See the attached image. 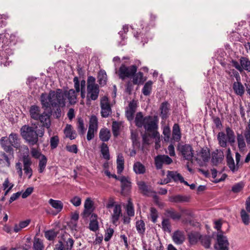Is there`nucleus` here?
I'll return each mask as SVG.
<instances>
[{
    "instance_id": "12",
    "label": "nucleus",
    "mask_w": 250,
    "mask_h": 250,
    "mask_svg": "<svg viewBox=\"0 0 250 250\" xmlns=\"http://www.w3.org/2000/svg\"><path fill=\"white\" fill-rule=\"evenodd\" d=\"M229 243L226 236L222 233L217 235V243L214 246L216 250H229Z\"/></svg>"
},
{
    "instance_id": "11",
    "label": "nucleus",
    "mask_w": 250,
    "mask_h": 250,
    "mask_svg": "<svg viewBox=\"0 0 250 250\" xmlns=\"http://www.w3.org/2000/svg\"><path fill=\"white\" fill-rule=\"evenodd\" d=\"M172 162V159L167 155H158L154 158L155 165L157 169H162L163 165H169Z\"/></svg>"
},
{
    "instance_id": "10",
    "label": "nucleus",
    "mask_w": 250,
    "mask_h": 250,
    "mask_svg": "<svg viewBox=\"0 0 250 250\" xmlns=\"http://www.w3.org/2000/svg\"><path fill=\"white\" fill-rule=\"evenodd\" d=\"M13 54V50L6 46L0 49V63L3 64L4 66H9L12 62L9 60V57Z\"/></svg>"
},
{
    "instance_id": "29",
    "label": "nucleus",
    "mask_w": 250,
    "mask_h": 250,
    "mask_svg": "<svg viewBox=\"0 0 250 250\" xmlns=\"http://www.w3.org/2000/svg\"><path fill=\"white\" fill-rule=\"evenodd\" d=\"M40 108L39 106L33 105L31 106L29 109V114L31 118L38 121L40 118Z\"/></svg>"
},
{
    "instance_id": "47",
    "label": "nucleus",
    "mask_w": 250,
    "mask_h": 250,
    "mask_svg": "<svg viewBox=\"0 0 250 250\" xmlns=\"http://www.w3.org/2000/svg\"><path fill=\"white\" fill-rule=\"evenodd\" d=\"M120 124L117 121H113L112 125V131L114 137H117L119 135Z\"/></svg>"
},
{
    "instance_id": "23",
    "label": "nucleus",
    "mask_w": 250,
    "mask_h": 250,
    "mask_svg": "<svg viewBox=\"0 0 250 250\" xmlns=\"http://www.w3.org/2000/svg\"><path fill=\"white\" fill-rule=\"evenodd\" d=\"M172 240L176 244H182L185 240L184 232L180 230L175 231L172 236Z\"/></svg>"
},
{
    "instance_id": "63",
    "label": "nucleus",
    "mask_w": 250,
    "mask_h": 250,
    "mask_svg": "<svg viewBox=\"0 0 250 250\" xmlns=\"http://www.w3.org/2000/svg\"><path fill=\"white\" fill-rule=\"evenodd\" d=\"M139 188L143 192L146 193L148 191L147 186L144 181H139L137 183Z\"/></svg>"
},
{
    "instance_id": "58",
    "label": "nucleus",
    "mask_w": 250,
    "mask_h": 250,
    "mask_svg": "<svg viewBox=\"0 0 250 250\" xmlns=\"http://www.w3.org/2000/svg\"><path fill=\"white\" fill-rule=\"evenodd\" d=\"M98 129H95L94 128L88 127V130L87 134V140L88 141H90L94 137V133L97 132Z\"/></svg>"
},
{
    "instance_id": "16",
    "label": "nucleus",
    "mask_w": 250,
    "mask_h": 250,
    "mask_svg": "<svg viewBox=\"0 0 250 250\" xmlns=\"http://www.w3.org/2000/svg\"><path fill=\"white\" fill-rule=\"evenodd\" d=\"M22 161L24 173L28 176V178L30 179L33 174V171L31 167L32 164L31 159L29 158L28 156H24L22 158Z\"/></svg>"
},
{
    "instance_id": "26",
    "label": "nucleus",
    "mask_w": 250,
    "mask_h": 250,
    "mask_svg": "<svg viewBox=\"0 0 250 250\" xmlns=\"http://www.w3.org/2000/svg\"><path fill=\"white\" fill-rule=\"evenodd\" d=\"M181 138V133L180 126L178 124H174L172 127V140L179 142Z\"/></svg>"
},
{
    "instance_id": "57",
    "label": "nucleus",
    "mask_w": 250,
    "mask_h": 250,
    "mask_svg": "<svg viewBox=\"0 0 250 250\" xmlns=\"http://www.w3.org/2000/svg\"><path fill=\"white\" fill-rule=\"evenodd\" d=\"M59 142V137L57 136L52 137L50 139V146L52 149L56 148Z\"/></svg>"
},
{
    "instance_id": "20",
    "label": "nucleus",
    "mask_w": 250,
    "mask_h": 250,
    "mask_svg": "<svg viewBox=\"0 0 250 250\" xmlns=\"http://www.w3.org/2000/svg\"><path fill=\"white\" fill-rule=\"evenodd\" d=\"M167 177L169 181V183L172 181L178 182H180L181 180H183V177L182 175L176 171L168 170Z\"/></svg>"
},
{
    "instance_id": "34",
    "label": "nucleus",
    "mask_w": 250,
    "mask_h": 250,
    "mask_svg": "<svg viewBox=\"0 0 250 250\" xmlns=\"http://www.w3.org/2000/svg\"><path fill=\"white\" fill-rule=\"evenodd\" d=\"M200 241L201 245L205 249H209L210 247L211 237L208 235H201Z\"/></svg>"
},
{
    "instance_id": "42",
    "label": "nucleus",
    "mask_w": 250,
    "mask_h": 250,
    "mask_svg": "<svg viewBox=\"0 0 250 250\" xmlns=\"http://www.w3.org/2000/svg\"><path fill=\"white\" fill-rule=\"evenodd\" d=\"M169 200L171 202H188V198L187 196L177 195L170 197Z\"/></svg>"
},
{
    "instance_id": "44",
    "label": "nucleus",
    "mask_w": 250,
    "mask_h": 250,
    "mask_svg": "<svg viewBox=\"0 0 250 250\" xmlns=\"http://www.w3.org/2000/svg\"><path fill=\"white\" fill-rule=\"evenodd\" d=\"M136 228L138 232L140 234H144L145 230V223L144 221L140 220L136 222Z\"/></svg>"
},
{
    "instance_id": "60",
    "label": "nucleus",
    "mask_w": 250,
    "mask_h": 250,
    "mask_svg": "<svg viewBox=\"0 0 250 250\" xmlns=\"http://www.w3.org/2000/svg\"><path fill=\"white\" fill-rule=\"evenodd\" d=\"M244 187V185L242 183H238L233 185L232 187L231 190L234 193L240 192Z\"/></svg>"
},
{
    "instance_id": "40",
    "label": "nucleus",
    "mask_w": 250,
    "mask_h": 250,
    "mask_svg": "<svg viewBox=\"0 0 250 250\" xmlns=\"http://www.w3.org/2000/svg\"><path fill=\"white\" fill-rule=\"evenodd\" d=\"M47 159L45 155H42V158L39 161L38 171L40 173H42L47 164Z\"/></svg>"
},
{
    "instance_id": "32",
    "label": "nucleus",
    "mask_w": 250,
    "mask_h": 250,
    "mask_svg": "<svg viewBox=\"0 0 250 250\" xmlns=\"http://www.w3.org/2000/svg\"><path fill=\"white\" fill-rule=\"evenodd\" d=\"M133 170L137 174H143L146 172V167L140 162H136L133 165Z\"/></svg>"
},
{
    "instance_id": "51",
    "label": "nucleus",
    "mask_w": 250,
    "mask_h": 250,
    "mask_svg": "<svg viewBox=\"0 0 250 250\" xmlns=\"http://www.w3.org/2000/svg\"><path fill=\"white\" fill-rule=\"evenodd\" d=\"M89 127L98 129V119L95 115H92L89 120Z\"/></svg>"
},
{
    "instance_id": "13",
    "label": "nucleus",
    "mask_w": 250,
    "mask_h": 250,
    "mask_svg": "<svg viewBox=\"0 0 250 250\" xmlns=\"http://www.w3.org/2000/svg\"><path fill=\"white\" fill-rule=\"evenodd\" d=\"M198 157L195 160L200 166H204L205 163L207 162L210 159V154L209 151L207 149L202 148L197 153Z\"/></svg>"
},
{
    "instance_id": "30",
    "label": "nucleus",
    "mask_w": 250,
    "mask_h": 250,
    "mask_svg": "<svg viewBox=\"0 0 250 250\" xmlns=\"http://www.w3.org/2000/svg\"><path fill=\"white\" fill-rule=\"evenodd\" d=\"M201 234L198 232H191L188 234V238L191 245L196 244L198 240H200Z\"/></svg>"
},
{
    "instance_id": "7",
    "label": "nucleus",
    "mask_w": 250,
    "mask_h": 250,
    "mask_svg": "<svg viewBox=\"0 0 250 250\" xmlns=\"http://www.w3.org/2000/svg\"><path fill=\"white\" fill-rule=\"evenodd\" d=\"M74 243V240L69 235L63 234L58 243L55 245L54 250H72Z\"/></svg>"
},
{
    "instance_id": "3",
    "label": "nucleus",
    "mask_w": 250,
    "mask_h": 250,
    "mask_svg": "<svg viewBox=\"0 0 250 250\" xmlns=\"http://www.w3.org/2000/svg\"><path fill=\"white\" fill-rule=\"evenodd\" d=\"M42 107L51 109L52 106L65 105V98L63 91L61 89L50 91L48 94L43 93L41 95Z\"/></svg>"
},
{
    "instance_id": "19",
    "label": "nucleus",
    "mask_w": 250,
    "mask_h": 250,
    "mask_svg": "<svg viewBox=\"0 0 250 250\" xmlns=\"http://www.w3.org/2000/svg\"><path fill=\"white\" fill-rule=\"evenodd\" d=\"M77 93L74 89H71L68 91H63L64 98L66 97L70 104H74L77 102Z\"/></svg>"
},
{
    "instance_id": "24",
    "label": "nucleus",
    "mask_w": 250,
    "mask_h": 250,
    "mask_svg": "<svg viewBox=\"0 0 250 250\" xmlns=\"http://www.w3.org/2000/svg\"><path fill=\"white\" fill-rule=\"evenodd\" d=\"M64 133L65 137L69 138L70 140L75 139L77 137L76 131L73 129L71 125H66L64 129Z\"/></svg>"
},
{
    "instance_id": "53",
    "label": "nucleus",
    "mask_w": 250,
    "mask_h": 250,
    "mask_svg": "<svg viewBox=\"0 0 250 250\" xmlns=\"http://www.w3.org/2000/svg\"><path fill=\"white\" fill-rule=\"evenodd\" d=\"M238 146L240 150H243L246 147V144L243 136L239 134L237 136Z\"/></svg>"
},
{
    "instance_id": "48",
    "label": "nucleus",
    "mask_w": 250,
    "mask_h": 250,
    "mask_svg": "<svg viewBox=\"0 0 250 250\" xmlns=\"http://www.w3.org/2000/svg\"><path fill=\"white\" fill-rule=\"evenodd\" d=\"M57 233L54 230H49L45 232V238L50 241L54 240L57 236Z\"/></svg>"
},
{
    "instance_id": "6",
    "label": "nucleus",
    "mask_w": 250,
    "mask_h": 250,
    "mask_svg": "<svg viewBox=\"0 0 250 250\" xmlns=\"http://www.w3.org/2000/svg\"><path fill=\"white\" fill-rule=\"evenodd\" d=\"M137 67L136 65L127 66L124 63L122 64L118 70L116 71L119 79L124 80L126 78L132 77L136 73Z\"/></svg>"
},
{
    "instance_id": "36",
    "label": "nucleus",
    "mask_w": 250,
    "mask_h": 250,
    "mask_svg": "<svg viewBox=\"0 0 250 250\" xmlns=\"http://www.w3.org/2000/svg\"><path fill=\"white\" fill-rule=\"evenodd\" d=\"M160 109L161 110L160 116L163 119H166L167 117V113L169 111L168 107V103L167 102L162 103Z\"/></svg>"
},
{
    "instance_id": "50",
    "label": "nucleus",
    "mask_w": 250,
    "mask_h": 250,
    "mask_svg": "<svg viewBox=\"0 0 250 250\" xmlns=\"http://www.w3.org/2000/svg\"><path fill=\"white\" fill-rule=\"evenodd\" d=\"M89 229L94 232H96L99 229V224L97 219H93L90 220L89 226Z\"/></svg>"
},
{
    "instance_id": "21",
    "label": "nucleus",
    "mask_w": 250,
    "mask_h": 250,
    "mask_svg": "<svg viewBox=\"0 0 250 250\" xmlns=\"http://www.w3.org/2000/svg\"><path fill=\"white\" fill-rule=\"evenodd\" d=\"M122 215L121 206L116 204L113 208V213L111 214V220L113 224H115L119 220Z\"/></svg>"
},
{
    "instance_id": "41",
    "label": "nucleus",
    "mask_w": 250,
    "mask_h": 250,
    "mask_svg": "<svg viewBox=\"0 0 250 250\" xmlns=\"http://www.w3.org/2000/svg\"><path fill=\"white\" fill-rule=\"evenodd\" d=\"M77 127L79 134L83 135L85 134L86 129L84 127L83 121L81 118L78 119Z\"/></svg>"
},
{
    "instance_id": "39",
    "label": "nucleus",
    "mask_w": 250,
    "mask_h": 250,
    "mask_svg": "<svg viewBox=\"0 0 250 250\" xmlns=\"http://www.w3.org/2000/svg\"><path fill=\"white\" fill-rule=\"evenodd\" d=\"M242 70L244 69L248 72H250V61L246 57H241L240 59Z\"/></svg>"
},
{
    "instance_id": "9",
    "label": "nucleus",
    "mask_w": 250,
    "mask_h": 250,
    "mask_svg": "<svg viewBox=\"0 0 250 250\" xmlns=\"http://www.w3.org/2000/svg\"><path fill=\"white\" fill-rule=\"evenodd\" d=\"M177 150L181 153L184 159L188 161L192 160L194 150L191 145L189 144L179 145Z\"/></svg>"
},
{
    "instance_id": "8",
    "label": "nucleus",
    "mask_w": 250,
    "mask_h": 250,
    "mask_svg": "<svg viewBox=\"0 0 250 250\" xmlns=\"http://www.w3.org/2000/svg\"><path fill=\"white\" fill-rule=\"evenodd\" d=\"M101 114L103 118H107L112 113L111 106L107 97L104 96L100 101Z\"/></svg>"
},
{
    "instance_id": "56",
    "label": "nucleus",
    "mask_w": 250,
    "mask_h": 250,
    "mask_svg": "<svg viewBox=\"0 0 250 250\" xmlns=\"http://www.w3.org/2000/svg\"><path fill=\"white\" fill-rule=\"evenodd\" d=\"M226 72L232 77H235L237 81H240V76L239 73L234 69H230Z\"/></svg>"
},
{
    "instance_id": "45",
    "label": "nucleus",
    "mask_w": 250,
    "mask_h": 250,
    "mask_svg": "<svg viewBox=\"0 0 250 250\" xmlns=\"http://www.w3.org/2000/svg\"><path fill=\"white\" fill-rule=\"evenodd\" d=\"M98 82L100 85H104L106 84L107 76L104 71H100L98 77Z\"/></svg>"
},
{
    "instance_id": "55",
    "label": "nucleus",
    "mask_w": 250,
    "mask_h": 250,
    "mask_svg": "<svg viewBox=\"0 0 250 250\" xmlns=\"http://www.w3.org/2000/svg\"><path fill=\"white\" fill-rule=\"evenodd\" d=\"M70 202L74 206L78 207L81 205L82 203V199L81 198L78 196H75L72 197L70 200Z\"/></svg>"
},
{
    "instance_id": "15",
    "label": "nucleus",
    "mask_w": 250,
    "mask_h": 250,
    "mask_svg": "<svg viewBox=\"0 0 250 250\" xmlns=\"http://www.w3.org/2000/svg\"><path fill=\"white\" fill-rule=\"evenodd\" d=\"M121 185V192L124 195L127 194L131 188V183L128 177L122 176L120 178Z\"/></svg>"
},
{
    "instance_id": "37",
    "label": "nucleus",
    "mask_w": 250,
    "mask_h": 250,
    "mask_svg": "<svg viewBox=\"0 0 250 250\" xmlns=\"http://www.w3.org/2000/svg\"><path fill=\"white\" fill-rule=\"evenodd\" d=\"M101 152L102 154L103 155V158L106 160H108L110 159V155H109V148L107 145L104 143H103L101 146Z\"/></svg>"
},
{
    "instance_id": "52",
    "label": "nucleus",
    "mask_w": 250,
    "mask_h": 250,
    "mask_svg": "<svg viewBox=\"0 0 250 250\" xmlns=\"http://www.w3.org/2000/svg\"><path fill=\"white\" fill-rule=\"evenodd\" d=\"M126 213L129 216L134 215V210L132 203L129 200L126 206Z\"/></svg>"
},
{
    "instance_id": "43",
    "label": "nucleus",
    "mask_w": 250,
    "mask_h": 250,
    "mask_svg": "<svg viewBox=\"0 0 250 250\" xmlns=\"http://www.w3.org/2000/svg\"><path fill=\"white\" fill-rule=\"evenodd\" d=\"M152 82L148 81L144 85L142 89V93L145 96L149 95L151 92Z\"/></svg>"
},
{
    "instance_id": "14",
    "label": "nucleus",
    "mask_w": 250,
    "mask_h": 250,
    "mask_svg": "<svg viewBox=\"0 0 250 250\" xmlns=\"http://www.w3.org/2000/svg\"><path fill=\"white\" fill-rule=\"evenodd\" d=\"M99 91V86L92 87L87 85V101L90 102L91 100H96L98 98Z\"/></svg>"
},
{
    "instance_id": "33",
    "label": "nucleus",
    "mask_w": 250,
    "mask_h": 250,
    "mask_svg": "<svg viewBox=\"0 0 250 250\" xmlns=\"http://www.w3.org/2000/svg\"><path fill=\"white\" fill-rule=\"evenodd\" d=\"M117 173L120 174L124 169V158L121 154H119L117 156Z\"/></svg>"
},
{
    "instance_id": "5",
    "label": "nucleus",
    "mask_w": 250,
    "mask_h": 250,
    "mask_svg": "<svg viewBox=\"0 0 250 250\" xmlns=\"http://www.w3.org/2000/svg\"><path fill=\"white\" fill-rule=\"evenodd\" d=\"M226 135L223 132H220L217 135V140L219 145L222 147H226L227 146V139L230 144L235 142V136L234 131L229 127L226 128Z\"/></svg>"
},
{
    "instance_id": "38",
    "label": "nucleus",
    "mask_w": 250,
    "mask_h": 250,
    "mask_svg": "<svg viewBox=\"0 0 250 250\" xmlns=\"http://www.w3.org/2000/svg\"><path fill=\"white\" fill-rule=\"evenodd\" d=\"M44 246L42 241L39 238L34 237L33 249L34 250H43Z\"/></svg>"
},
{
    "instance_id": "4",
    "label": "nucleus",
    "mask_w": 250,
    "mask_h": 250,
    "mask_svg": "<svg viewBox=\"0 0 250 250\" xmlns=\"http://www.w3.org/2000/svg\"><path fill=\"white\" fill-rule=\"evenodd\" d=\"M0 142L2 148L6 152H9L12 157L14 153L13 147L18 148L20 146L18 135L14 133H11L8 138L2 137L0 139Z\"/></svg>"
},
{
    "instance_id": "49",
    "label": "nucleus",
    "mask_w": 250,
    "mask_h": 250,
    "mask_svg": "<svg viewBox=\"0 0 250 250\" xmlns=\"http://www.w3.org/2000/svg\"><path fill=\"white\" fill-rule=\"evenodd\" d=\"M162 229L164 231L170 232L171 226H170V224L168 219H167V218L163 219L162 222Z\"/></svg>"
},
{
    "instance_id": "17",
    "label": "nucleus",
    "mask_w": 250,
    "mask_h": 250,
    "mask_svg": "<svg viewBox=\"0 0 250 250\" xmlns=\"http://www.w3.org/2000/svg\"><path fill=\"white\" fill-rule=\"evenodd\" d=\"M224 158V154L223 151L216 150L212 153L211 163L213 165L217 166L221 163Z\"/></svg>"
},
{
    "instance_id": "2",
    "label": "nucleus",
    "mask_w": 250,
    "mask_h": 250,
    "mask_svg": "<svg viewBox=\"0 0 250 250\" xmlns=\"http://www.w3.org/2000/svg\"><path fill=\"white\" fill-rule=\"evenodd\" d=\"M21 135L25 143L29 146H34L38 144L39 137H42L44 129L39 123L32 124L31 125H24L21 129Z\"/></svg>"
},
{
    "instance_id": "62",
    "label": "nucleus",
    "mask_w": 250,
    "mask_h": 250,
    "mask_svg": "<svg viewBox=\"0 0 250 250\" xmlns=\"http://www.w3.org/2000/svg\"><path fill=\"white\" fill-rule=\"evenodd\" d=\"M114 233V230L113 229L109 228L107 229V231L105 234L104 240L105 241H108L112 237Z\"/></svg>"
},
{
    "instance_id": "61",
    "label": "nucleus",
    "mask_w": 250,
    "mask_h": 250,
    "mask_svg": "<svg viewBox=\"0 0 250 250\" xmlns=\"http://www.w3.org/2000/svg\"><path fill=\"white\" fill-rule=\"evenodd\" d=\"M31 154L33 158L36 159H38L41 156L42 157V155H43L39 150L34 147L31 148Z\"/></svg>"
},
{
    "instance_id": "27",
    "label": "nucleus",
    "mask_w": 250,
    "mask_h": 250,
    "mask_svg": "<svg viewBox=\"0 0 250 250\" xmlns=\"http://www.w3.org/2000/svg\"><path fill=\"white\" fill-rule=\"evenodd\" d=\"M48 203L52 208L55 209L58 213L60 212L63 209V204L60 200L50 199L48 201Z\"/></svg>"
},
{
    "instance_id": "46",
    "label": "nucleus",
    "mask_w": 250,
    "mask_h": 250,
    "mask_svg": "<svg viewBox=\"0 0 250 250\" xmlns=\"http://www.w3.org/2000/svg\"><path fill=\"white\" fill-rule=\"evenodd\" d=\"M240 214L243 223L246 225H248L250 222V217L249 214L244 209L241 210Z\"/></svg>"
},
{
    "instance_id": "35",
    "label": "nucleus",
    "mask_w": 250,
    "mask_h": 250,
    "mask_svg": "<svg viewBox=\"0 0 250 250\" xmlns=\"http://www.w3.org/2000/svg\"><path fill=\"white\" fill-rule=\"evenodd\" d=\"M132 77H133L132 82L134 84H142L146 81V79H143V73L141 72L136 73Z\"/></svg>"
},
{
    "instance_id": "31",
    "label": "nucleus",
    "mask_w": 250,
    "mask_h": 250,
    "mask_svg": "<svg viewBox=\"0 0 250 250\" xmlns=\"http://www.w3.org/2000/svg\"><path fill=\"white\" fill-rule=\"evenodd\" d=\"M111 136L110 132L107 128H102L99 133V138L103 142L108 141Z\"/></svg>"
},
{
    "instance_id": "54",
    "label": "nucleus",
    "mask_w": 250,
    "mask_h": 250,
    "mask_svg": "<svg viewBox=\"0 0 250 250\" xmlns=\"http://www.w3.org/2000/svg\"><path fill=\"white\" fill-rule=\"evenodd\" d=\"M150 217L151 219V221L153 223H156L157 221V219L158 217V211L157 209L153 208L151 207L150 208Z\"/></svg>"
},
{
    "instance_id": "25",
    "label": "nucleus",
    "mask_w": 250,
    "mask_h": 250,
    "mask_svg": "<svg viewBox=\"0 0 250 250\" xmlns=\"http://www.w3.org/2000/svg\"><path fill=\"white\" fill-rule=\"evenodd\" d=\"M38 120H40V121L42 123V126L43 128L44 127H46L47 128L50 127L51 125L50 115L46 112H43L42 114H40V118H39ZM40 125L41 126V125Z\"/></svg>"
},
{
    "instance_id": "18",
    "label": "nucleus",
    "mask_w": 250,
    "mask_h": 250,
    "mask_svg": "<svg viewBox=\"0 0 250 250\" xmlns=\"http://www.w3.org/2000/svg\"><path fill=\"white\" fill-rule=\"evenodd\" d=\"M227 165L229 167L230 170L232 172H235L238 171V167H236L233 158L231 154L230 148L227 150V154L226 156Z\"/></svg>"
},
{
    "instance_id": "64",
    "label": "nucleus",
    "mask_w": 250,
    "mask_h": 250,
    "mask_svg": "<svg viewBox=\"0 0 250 250\" xmlns=\"http://www.w3.org/2000/svg\"><path fill=\"white\" fill-rule=\"evenodd\" d=\"M66 149L69 152L74 153L76 154L78 152V149L76 145H73L71 146H67Z\"/></svg>"
},
{
    "instance_id": "59",
    "label": "nucleus",
    "mask_w": 250,
    "mask_h": 250,
    "mask_svg": "<svg viewBox=\"0 0 250 250\" xmlns=\"http://www.w3.org/2000/svg\"><path fill=\"white\" fill-rule=\"evenodd\" d=\"M163 133L165 136L164 140L165 141L169 140L170 135V129L169 126H165L163 128Z\"/></svg>"
},
{
    "instance_id": "1",
    "label": "nucleus",
    "mask_w": 250,
    "mask_h": 250,
    "mask_svg": "<svg viewBox=\"0 0 250 250\" xmlns=\"http://www.w3.org/2000/svg\"><path fill=\"white\" fill-rule=\"evenodd\" d=\"M134 123L138 128H143L145 132L141 133L142 143L144 145H149L151 139H155V148L160 147V135L158 132L159 120L157 116L147 115L144 116L142 112H137L135 115Z\"/></svg>"
},
{
    "instance_id": "28",
    "label": "nucleus",
    "mask_w": 250,
    "mask_h": 250,
    "mask_svg": "<svg viewBox=\"0 0 250 250\" xmlns=\"http://www.w3.org/2000/svg\"><path fill=\"white\" fill-rule=\"evenodd\" d=\"M235 93L240 96H242L245 92L244 87L240 82V81L235 82L232 86Z\"/></svg>"
},
{
    "instance_id": "22",
    "label": "nucleus",
    "mask_w": 250,
    "mask_h": 250,
    "mask_svg": "<svg viewBox=\"0 0 250 250\" xmlns=\"http://www.w3.org/2000/svg\"><path fill=\"white\" fill-rule=\"evenodd\" d=\"M165 215L174 221L179 220L181 218V214L172 208L166 209Z\"/></svg>"
}]
</instances>
